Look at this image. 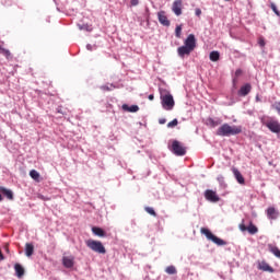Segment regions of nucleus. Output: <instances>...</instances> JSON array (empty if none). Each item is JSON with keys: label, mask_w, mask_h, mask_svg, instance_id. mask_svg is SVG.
Wrapping results in <instances>:
<instances>
[{"label": "nucleus", "mask_w": 280, "mask_h": 280, "mask_svg": "<svg viewBox=\"0 0 280 280\" xmlns=\"http://www.w3.org/2000/svg\"><path fill=\"white\" fill-rule=\"evenodd\" d=\"M194 49H196V36L190 34L184 42V46L177 48L178 57L185 58V56H189Z\"/></svg>", "instance_id": "1"}, {"label": "nucleus", "mask_w": 280, "mask_h": 280, "mask_svg": "<svg viewBox=\"0 0 280 280\" xmlns=\"http://www.w3.org/2000/svg\"><path fill=\"white\" fill-rule=\"evenodd\" d=\"M235 135H242V126H231L225 122L217 130L218 137H235Z\"/></svg>", "instance_id": "2"}, {"label": "nucleus", "mask_w": 280, "mask_h": 280, "mask_svg": "<svg viewBox=\"0 0 280 280\" xmlns=\"http://www.w3.org/2000/svg\"><path fill=\"white\" fill-rule=\"evenodd\" d=\"M85 244L90 250L98 253V255H106V247H104L101 241L88 240Z\"/></svg>", "instance_id": "3"}, {"label": "nucleus", "mask_w": 280, "mask_h": 280, "mask_svg": "<svg viewBox=\"0 0 280 280\" xmlns=\"http://www.w3.org/2000/svg\"><path fill=\"white\" fill-rule=\"evenodd\" d=\"M200 233L207 237L210 242H213V244H217V246H226V242L218 236H215L213 233L210 232L207 228H201Z\"/></svg>", "instance_id": "4"}, {"label": "nucleus", "mask_w": 280, "mask_h": 280, "mask_svg": "<svg viewBox=\"0 0 280 280\" xmlns=\"http://www.w3.org/2000/svg\"><path fill=\"white\" fill-rule=\"evenodd\" d=\"M161 101L165 110H172V108H174V96H172V94H161Z\"/></svg>", "instance_id": "5"}, {"label": "nucleus", "mask_w": 280, "mask_h": 280, "mask_svg": "<svg viewBox=\"0 0 280 280\" xmlns=\"http://www.w3.org/2000/svg\"><path fill=\"white\" fill-rule=\"evenodd\" d=\"M172 151L176 154V156H185L187 154V149L180 145V143L177 140L173 141Z\"/></svg>", "instance_id": "6"}, {"label": "nucleus", "mask_w": 280, "mask_h": 280, "mask_svg": "<svg viewBox=\"0 0 280 280\" xmlns=\"http://www.w3.org/2000/svg\"><path fill=\"white\" fill-rule=\"evenodd\" d=\"M205 198L206 200H209L210 202H220V197L218 194L211 189H208L205 191Z\"/></svg>", "instance_id": "7"}, {"label": "nucleus", "mask_w": 280, "mask_h": 280, "mask_svg": "<svg viewBox=\"0 0 280 280\" xmlns=\"http://www.w3.org/2000/svg\"><path fill=\"white\" fill-rule=\"evenodd\" d=\"M267 128L271 131L275 132L276 135H279L280 132V124L277 120H270L266 124Z\"/></svg>", "instance_id": "8"}, {"label": "nucleus", "mask_w": 280, "mask_h": 280, "mask_svg": "<svg viewBox=\"0 0 280 280\" xmlns=\"http://www.w3.org/2000/svg\"><path fill=\"white\" fill-rule=\"evenodd\" d=\"M172 10L176 16H180L183 14V0L174 1Z\"/></svg>", "instance_id": "9"}, {"label": "nucleus", "mask_w": 280, "mask_h": 280, "mask_svg": "<svg viewBox=\"0 0 280 280\" xmlns=\"http://www.w3.org/2000/svg\"><path fill=\"white\" fill-rule=\"evenodd\" d=\"M62 265L65 268H73L75 266V257L73 256H63L62 257Z\"/></svg>", "instance_id": "10"}, {"label": "nucleus", "mask_w": 280, "mask_h": 280, "mask_svg": "<svg viewBox=\"0 0 280 280\" xmlns=\"http://www.w3.org/2000/svg\"><path fill=\"white\" fill-rule=\"evenodd\" d=\"M158 19L161 25H164V27H170V20L167 19V15H165V11H160L158 13Z\"/></svg>", "instance_id": "11"}, {"label": "nucleus", "mask_w": 280, "mask_h": 280, "mask_svg": "<svg viewBox=\"0 0 280 280\" xmlns=\"http://www.w3.org/2000/svg\"><path fill=\"white\" fill-rule=\"evenodd\" d=\"M232 172L234 174L235 179L237 180V183L240 185H246V179L244 178V176L242 175L240 170L232 167Z\"/></svg>", "instance_id": "12"}, {"label": "nucleus", "mask_w": 280, "mask_h": 280, "mask_svg": "<svg viewBox=\"0 0 280 280\" xmlns=\"http://www.w3.org/2000/svg\"><path fill=\"white\" fill-rule=\"evenodd\" d=\"M250 91H253V86L250 85V83H246L245 85L241 86V89L238 90V95L241 97H246V95H248Z\"/></svg>", "instance_id": "13"}, {"label": "nucleus", "mask_w": 280, "mask_h": 280, "mask_svg": "<svg viewBox=\"0 0 280 280\" xmlns=\"http://www.w3.org/2000/svg\"><path fill=\"white\" fill-rule=\"evenodd\" d=\"M266 213H267V218L269 220H277L279 218V211H277V209H275V207H269L266 210Z\"/></svg>", "instance_id": "14"}, {"label": "nucleus", "mask_w": 280, "mask_h": 280, "mask_svg": "<svg viewBox=\"0 0 280 280\" xmlns=\"http://www.w3.org/2000/svg\"><path fill=\"white\" fill-rule=\"evenodd\" d=\"M258 270H262V272H275V268L266 262V260H262L258 264Z\"/></svg>", "instance_id": "15"}, {"label": "nucleus", "mask_w": 280, "mask_h": 280, "mask_svg": "<svg viewBox=\"0 0 280 280\" xmlns=\"http://www.w3.org/2000/svg\"><path fill=\"white\" fill-rule=\"evenodd\" d=\"M0 191L3 194V196H5V198H8V200H14V192H12V190L0 187Z\"/></svg>", "instance_id": "16"}, {"label": "nucleus", "mask_w": 280, "mask_h": 280, "mask_svg": "<svg viewBox=\"0 0 280 280\" xmlns=\"http://www.w3.org/2000/svg\"><path fill=\"white\" fill-rule=\"evenodd\" d=\"M14 270H15V275H16V277H19V279H21V277H23L25 275V268H23V266H21V264H15Z\"/></svg>", "instance_id": "17"}, {"label": "nucleus", "mask_w": 280, "mask_h": 280, "mask_svg": "<svg viewBox=\"0 0 280 280\" xmlns=\"http://www.w3.org/2000/svg\"><path fill=\"white\" fill-rule=\"evenodd\" d=\"M122 110H126L127 113H137V112H139V106H137V105L128 106V104H124Z\"/></svg>", "instance_id": "18"}, {"label": "nucleus", "mask_w": 280, "mask_h": 280, "mask_svg": "<svg viewBox=\"0 0 280 280\" xmlns=\"http://www.w3.org/2000/svg\"><path fill=\"white\" fill-rule=\"evenodd\" d=\"M25 255L26 257H32L34 255V245L31 243L25 244Z\"/></svg>", "instance_id": "19"}, {"label": "nucleus", "mask_w": 280, "mask_h": 280, "mask_svg": "<svg viewBox=\"0 0 280 280\" xmlns=\"http://www.w3.org/2000/svg\"><path fill=\"white\" fill-rule=\"evenodd\" d=\"M92 233H94V235H97V237H106V232H104L102 228H92Z\"/></svg>", "instance_id": "20"}, {"label": "nucleus", "mask_w": 280, "mask_h": 280, "mask_svg": "<svg viewBox=\"0 0 280 280\" xmlns=\"http://www.w3.org/2000/svg\"><path fill=\"white\" fill-rule=\"evenodd\" d=\"M206 124L210 127V128H217V126H220V120H214L213 118H208L206 120Z\"/></svg>", "instance_id": "21"}, {"label": "nucleus", "mask_w": 280, "mask_h": 280, "mask_svg": "<svg viewBox=\"0 0 280 280\" xmlns=\"http://www.w3.org/2000/svg\"><path fill=\"white\" fill-rule=\"evenodd\" d=\"M247 231L250 235H255L259 232V229H257V226L253 224V222H250L249 225L247 226Z\"/></svg>", "instance_id": "22"}, {"label": "nucleus", "mask_w": 280, "mask_h": 280, "mask_svg": "<svg viewBox=\"0 0 280 280\" xmlns=\"http://www.w3.org/2000/svg\"><path fill=\"white\" fill-rule=\"evenodd\" d=\"M211 62H218L220 60V52L218 50H213L210 52Z\"/></svg>", "instance_id": "23"}, {"label": "nucleus", "mask_w": 280, "mask_h": 280, "mask_svg": "<svg viewBox=\"0 0 280 280\" xmlns=\"http://www.w3.org/2000/svg\"><path fill=\"white\" fill-rule=\"evenodd\" d=\"M269 250L270 253H272V255H275V257H278V259H280V249L277 246L273 245H269Z\"/></svg>", "instance_id": "24"}, {"label": "nucleus", "mask_w": 280, "mask_h": 280, "mask_svg": "<svg viewBox=\"0 0 280 280\" xmlns=\"http://www.w3.org/2000/svg\"><path fill=\"white\" fill-rule=\"evenodd\" d=\"M30 176L33 178V180H38V178H40V174L36 170H32L30 172Z\"/></svg>", "instance_id": "25"}, {"label": "nucleus", "mask_w": 280, "mask_h": 280, "mask_svg": "<svg viewBox=\"0 0 280 280\" xmlns=\"http://www.w3.org/2000/svg\"><path fill=\"white\" fill-rule=\"evenodd\" d=\"M0 54H2V56H5L7 59L12 58V54L10 52V50H8L5 48H1Z\"/></svg>", "instance_id": "26"}, {"label": "nucleus", "mask_w": 280, "mask_h": 280, "mask_svg": "<svg viewBox=\"0 0 280 280\" xmlns=\"http://www.w3.org/2000/svg\"><path fill=\"white\" fill-rule=\"evenodd\" d=\"M182 33H183V25H177L176 28H175L176 38H180Z\"/></svg>", "instance_id": "27"}, {"label": "nucleus", "mask_w": 280, "mask_h": 280, "mask_svg": "<svg viewBox=\"0 0 280 280\" xmlns=\"http://www.w3.org/2000/svg\"><path fill=\"white\" fill-rule=\"evenodd\" d=\"M79 30H84L85 32H93V26L89 24H82L79 26Z\"/></svg>", "instance_id": "28"}, {"label": "nucleus", "mask_w": 280, "mask_h": 280, "mask_svg": "<svg viewBox=\"0 0 280 280\" xmlns=\"http://www.w3.org/2000/svg\"><path fill=\"white\" fill-rule=\"evenodd\" d=\"M165 272H166L167 275H176V267H174V266H168V267H166Z\"/></svg>", "instance_id": "29"}, {"label": "nucleus", "mask_w": 280, "mask_h": 280, "mask_svg": "<svg viewBox=\"0 0 280 280\" xmlns=\"http://www.w3.org/2000/svg\"><path fill=\"white\" fill-rule=\"evenodd\" d=\"M144 210L147 211V213H149V215H153V218H156V211H154V208L145 207Z\"/></svg>", "instance_id": "30"}, {"label": "nucleus", "mask_w": 280, "mask_h": 280, "mask_svg": "<svg viewBox=\"0 0 280 280\" xmlns=\"http://www.w3.org/2000/svg\"><path fill=\"white\" fill-rule=\"evenodd\" d=\"M176 126H178V119L176 118L167 124V128H176Z\"/></svg>", "instance_id": "31"}, {"label": "nucleus", "mask_w": 280, "mask_h": 280, "mask_svg": "<svg viewBox=\"0 0 280 280\" xmlns=\"http://www.w3.org/2000/svg\"><path fill=\"white\" fill-rule=\"evenodd\" d=\"M270 8H271V10H272V12H275V14L277 15V16H280V12H279V9H277V4H275V3H270Z\"/></svg>", "instance_id": "32"}, {"label": "nucleus", "mask_w": 280, "mask_h": 280, "mask_svg": "<svg viewBox=\"0 0 280 280\" xmlns=\"http://www.w3.org/2000/svg\"><path fill=\"white\" fill-rule=\"evenodd\" d=\"M102 91H113V89H115V85L110 84L108 85H102L101 86Z\"/></svg>", "instance_id": "33"}, {"label": "nucleus", "mask_w": 280, "mask_h": 280, "mask_svg": "<svg viewBox=\"0 0 280 280\" xmlns=\"http://www.w3.org/2000/svg\"><path fill=\"white\" fill-rule=\"evenodd\" d=\"M238 229L241 230V231H248V226H246V224H244V222H242L240 225H238Z\"/></svg>", "instance_id": "34"}, {"label": "nucleus", "mask_w": 280, "mask_h": 280, "mask_svg": "<svg viewBox=\"0 0 280 280\" xmlns=\"http://www.w3.org/2000/svg\"><path fill=\"white\" fill-rule=\"evenodd\" d=\"M242 73H243L242 69H237L235 71V78H240V75H242Z\"/></svg>", "instance_id": "35"}, {"label": "nucleus", "mask_w": 280, "mask_h": 280, "mask_svg": "<svg viewBox=\"0 0 280 280\" xmlns=\"http://www.w3.org/2000/svg\"><path fill=\"white\" fill-rule=\"evenodd\" d=\"M130 3L132 7H137L139 5V0H131Z\"/></svg>", "instance_id": "36"}, {"label": "nucleus", "mask_w": 280, "mask_h": 280, "mask_svg": "<svg viewBox=\"0 0 280 280\" xmlns=\"http://www.w3.org/2000/svg\"><path fill=\"white\" fill-rule=\"evenodd\" d=\"M258 43L260 47H266V42L264 40V38H260Z\"/></svg>", "instance_id": "37"}, {"label": "nucleus", "mask_w": 280, "mask_h": 280, "mask_svg": "<svg viewBox=\"0 0 280 280\" xmlns=\"http://www.w3.org/2000/svg\"><path fill=\"white\" fill-rule=\"evenodd\" d=\"M195 14H196V16H200V14H202V10L196 9Z\"/></svg>", "instance_id": "38"}, {"label": "nucleus", "mask_w": 280, "mask_h": 280, "mask_svg": "<svg viewBox=\"0 0 280 280\" xmlns=\"http://www.w3.org/2000/svg\"><path fill=\"white\" fill-rule=\"evenodd\" d=\"M166 121H167V120H166L165 118H160V119H159V124H161V125L166 124Z\"/></svg>", "instance_id": "39"}, {"label": "nucleus", "mask_w": 280, "mask_h": 280, "mask_svg": "<svg viewBox=\"0 0 280 280\" xmlns=\"http://www.w3.org/2000/svg\"><path fill=\"white\" fill-rule=\"evenodd\" d=\"M276 110L279 113V115H280V103H278L277 105H276Z\"/></svg>", "instance_id": "40"}, {"label": "nucleus", "mask_w": 280, "mask_h": 280, "mask_svg": "<svg viewBox=\"0 0 280 280\" xmlns=\"http://www.w3.org/2000/svg\"><path fill=\"white\" fill-rule=\"evenodd\" d=\"M149 100H150V102H152V100H154V94H150Z\"/></svg>", "instance_id": "41"}, {"label": "nucleus", "mask_w": 280, "mask_h": 280, "mask_svg": "<svg viewBox=\"0 0 280 280\" xmlns=\"http://www.w3.org/2000/svg\"><path fill=\"white\" fill-rule=\"evenodd\" d=\"M1 200H3V197L0 195V202H1Z\"/></svg>", "instance_id": "42"}, {"label": "nucleus", "mask_w": 280, "mask_h": 280, "mask_svg": "<svg viewBox=\"0 0 280 280\" xmlns=\"http://www.w3.org/2000/svg\"><path fill=\"white\" fill-rule=\"evenodd\" d=\"M256 101L259 102V96L256 97Z\"/></svg>", "instance_id": "43"}, {"label": "nucleus", "mask_w": 280, "mask_h": 280, "mask_svg": "<svg viewBox=\"0 0 280 280\" xmlns=\"http://www.w3.org/2000/svg\"><path fill=\"white\" fill-rule=\"evenodd\" d=\"M225 1H231V0H225Z\"/></svg>", "instance_id": "44"}]
</instances>
